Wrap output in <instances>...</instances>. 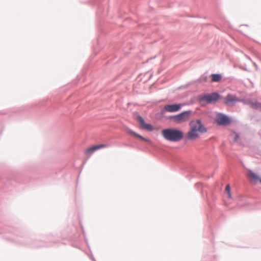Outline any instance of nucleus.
I'll list each match as a JSON object with an SVG mask.
<instances>
[{
    "label": "nucleus",
    "mask_w": 261,
    "mask_h": 261,
    "mask_svg": "<svg viewBox=\"0 0 261 261\" xmlns=\"http://www.w3.org/2000/svg\"><path fill=\"white\" fill-rule=\"evenodd\" d=\"M193 113L192 110L184 111L175 115V123L180 124L187 121Z\"/></svg>",
    "instance_id": "nucleus-8"
},
{
    "label": "nucleus",
    "mask_w": 261,
    "mask_h": 261,
    "mask_svg": "<svg viewBox=\"0 0 261 261\" xmlns=\"http://www.w3.org/2000/svg\"><path fill=\"white\" fill-rule=\"evenodd\" d=\"M181 105L178 103H169L164 106L167 112L175 113L180 110Z\"/></svg>",
    "instance_id": "nucleus-13"
},
{
    "label": "nucleus",
    "mask_w": 261,
    "mask_h": 261,
    "mask_svg": "<svg viewBox=\"0 0 261 261\" xmlns=\"http://www.w3.org/2000/svg\"><path fill=\"white\" fill-rule=\"evenodd\" d=\"M179 103L181 105V106H180V110L182 109V107H183V106L189 105V104H188V103H187V102H183V103Z\"/></svg>",
    "instance_id": "nucleus-31"
},
{
    "label": "nucleus",
    "mask_w": 261,
    "mask_h": 261,
    "mask_svg": "<svg viewBox=\"0 0 261 261\" xmlns=\"http://www.w3.org/2000/svg\"><path fill=\"white\" fill-rule=\"evenodd\" d=\"M92 3L97 7L96 16L97 17L100 18L104 11L103 0H92Z\"/></svg>",
    "instance_id": "nucleus-12"
},
{
    "label": "nucleus",
    "mask_w": 261,
    "mask_h": 261,
    "mask_svg": "<svg viewBox=\"0 0 261 261\" xmlns=\"http://www.w3.org/2000/svg\"><path fill=\"white\" fill-rule=\"evenodd\" d=\"M193 113L192 110L184 111L175 115V123L180 124L187 121Z\"/></svg>",
    "instance_id": "nucleus-7"
},
{
    "label": "nucleus",
    "mask_w": 261,
    "mask_h": 261,
    "mask_svg": "<svg viewBox=\"0 0 261 261\" xmlns=\"http://www.w3.org/2000/svg\"><path fill=\"white\" fill-rule=\"evenodd\" d=\"M166 112H167V111L165 110V107H164V108L161 110L160 112L156 113V117L157 119L159 120H162L164 118H165L166 116H165L164 114Z\"/></svg>",
    "instance_id": "nucleus-20"
},
{
    "label": "nucleus",
    "mask_w": 261,
    "mask_h": 261,
    "mask_svg": "<svg viewBox=\"0 0 261 261\" xmlns=\"http://www.w3.org/2000/svg\"><path fill=\"white\" fill-rule=\"evenodd\" d=\"M23 177L22 176L18 175L14 179H8L4 183L3 187L4 192H6L7 190H12L11 187L13 186L15 184L17 183H25V181L23 180Z\"/></svg>",
    "instance_id": "nucleus-5"
},
{
    "label": "nucleus",
    "mask_w": 261,
    "mask_h": 261,
    "mask_svg": "<svg viewBox=\"0 0 261 261\" xmlns=\"http://www.w3.org/2000/svg\"><path fill=\"white\" fill-rule=\"evenodd\" d=\"M223 103L227 106H233L239 102V98L236 95L228 93L225 97H223Z\"/></svg>",
    "instance_id": "nucleus-11"
},
{
    "label": "nucleus",
    "mask_w": 261,
    "mask_h": 261,
    "mask_svg": "<svg viewBox=\"0 0 261 261\" xmlns=\"http://www.w3.org/2000/svg\"><path fill=\"white\" fill-rule=\"evenodd\" d=\"M94 261H96V259H95V260H94Z\"/></svg>",
    "instance_id": "nucleus-40"
},
{
    "label": "nucleus",
    "mask_w": 261,
    "mask_h": 261,
    "mask_svg": "<svg viewBox=\"0 0 261 261\" xmlns=\"http://www.w3.org/2000/svg\"><path fill=\"white\" fill-rule=\"evenodd\" d=\"M136 119L139 123L140 127L142 129L150 132H152L154 130V127L153 125L150 123L146 122L144 118L139 114H137Z\"/></svg>",
    "instance_id": "nucleus-6"
},
{
    "label": "nucleus",
    "mask_w": 261,
    "mask_h": 261,
    "mask_svg": "<svg viewBox=\"0 0 261 261\" xmlns=\"http://www.w3.org/2000/svg\"><path fill=\"white\" fill-rule=\"evenodd\" d=\"M201 193H202V196L204 197V193H203V191H201Z\"/></svg>",
    "instance_id": "nucleus-37"
},
{
    "label": "nucleus",
    "mask_w": 261,
    "mask_h": 261,
    "mask_svg": "<svg viewBox=\"0 0 261 261\" xmlns=\"http://www.w3.org/2000/svg\"><path fill=\"white\" fill-rule=\"evenodd\" d=\"M99 30H100V31L101 32V33L102 34H105V32L103 28H102L101 27H99Z\"/></svg>",
    "instance_id": "nucleus-32"
},
{
    "label": "nucleus",
    "mask_w": 261,
    "mask_h": 261,
    "mask_svg": "<svg viewBox=\"0 0 261 261\" xmlns=\"http://www.w3.org/2000/svg\"><path fill=\"white\" fill-rule=\"evenodd\" d=\"M248 171L249 172V176L252 181H253L254 184H256L258 182L261 184V176L251 169H248Z\"/></svg>",
    "instance_id": "nucleus-14"
},
{
    "label": "nucleus",
    "mask_w": 261,
    "mask_h": 261,
    "mask_svg": "<svg viewBox=\"0 0 261 261\" xmlns=\"http://www.w3.org/2000/svg\"><path fill=\"white\" fill-rule=\"evenodd\" d=\"M210 83H219L222 80L223 76L221 73H212L210 75Z\"/></svg>",
    "instance_id": "nucleus-16"
},
{
    "label": "nucleus",
    "mask_w": 261,
    "mask_h": 261,
    "mask_svg": "<svg viewBox=\"0 0 261 261\" xmlns=\"http://www.w3.org/2000/svg\"><path fill=\"white\" fill-rule=\"evenodd\" d=\"M215 121L218 126H226L230 125L232 123L233 119L227 114L218 112L216 114Z\"/></svg>",
    "instance_id": "nucleus-4"
},
{
    "label": "nucleus",
    "mask_w": 261,
    "mask_h": 261,
    "mask_svg": "<svg viewBox=\"0 0 261 261\" xmlns=\"http://www.w3.org/2000/svg\"><path fill=\"white\" fill-rule=\"evenodd\" d=\"M246 26V27H248V24H241L240 26Z\"/></svg>",
    "instance_id": "nucleus-36"
},
{
    "label": "nucleus",
    "mask_w": 261,
    "mask_h": 261,
    "mask_svg": "<svg viewBox=\"0 0 261 261\" xmlns=\"http://www.w3.org/2000/svg\"><path fill=\"white\" fill-rule=\"evenodd\" d=\"M194 84V82L192 81H191L190 82H188L187 84L184 85H181L180 86H179L178 88V89L179 90H181V89H186L188 87H189L190 86L192 85H193Z\"/></svg>",
    "instance_id": "nucleus-24"
},
{
    "label": "nucleus",
    "mask_w": 261,
    "mask_h": 261,
    "mask_svg": "<svg viewBox=\"0 0 261 261\" xmlns=\"http://www.w3.org/2000/svg\"><path fill=\"white\" fill-rule=\"evenodd\" d=\"M250 106L254 109H260L261 111V102H259L257 100L253 101L252 100Z\"/></svg>",
    "instance_id": "nucleus-21"
},
{
    "label": "nucleus",
    "mask_w": 261,
    "mask_h": 261,
    "mask_svg": "<svg viewBox=\"0 0 261 261\" xmlns=\"http://www.w3.org/2000/svg\"><path fill=\"white\" fill-rule=\"evenodd\" d=\"M47 100H48V99H44L42 100V101H41L39 103H36L35 104H31V105H28L25 106H23L21 108L17 109L16 112L18 113H22L24 112H27V111H29L30 109L35 110L37 108L40 107V106L44 105L46 103Z\"/></svg>",
    "instance_id": "nucleus-9"
},
{
    "label": "nucleus",
    "mask_w": 261,
    "mask_h": 261,
    "mask_svg": "<svg viewBox=\"0 0 261 261\" xmlns=\"http://www.w3.org/2000/svg\"><path fill=\"white\" fill-rule=\"evenodd\" d=\"M96 145L98 147V149H100L102 148L109 147L110 146V144H106V143H102V144H96Z\"/></svg>",
    "instance_id": "nucleus-25"
},
{
    "label": "nucleus",
    "mask_w": 261,
    "mask_h": 261,
    "mask_svg": "<svg viewBox=\"0 0 261 261\" xmlns=\"http://www.w3.org/2000/svg\"><path fill=\"white\" fill-rule=\"evenodd\" d=\"M201 261H217L216 255L214 252H210L209 253L204 252Z\"/></svg>",
    "instance_id": "nucleus-15"
},
{
    "label": "nucleus",
    "mask_w": 261,
    "mask_h": 261,
    "mask_svg": "<svg viewBox=\"0 0 261 261\" xmlns=\"http://www.w3.org/2000/svg\"><path fill=\"white\" fill-rule=\"evenodd\" d=\"M165 118L167 119H171L175 123V115L166 116Z\"/></svg>",
    "instance_id": "nucleus-26"
},
{
    "label": "nucleus",
    "mask_w": 261,
    "mask_h": 261,
    "mask_svg": "<svg viewBox=\"0 0 261 261\" xmlns=\"http://www.w3.org/2000/svg\"><path fill=\"white\" fill-rule=\"evenodd\" d=\"M81 228H82V231H83V236L84 237V239L85 240V241L87 243V239L86 238V234H85V230H84V226H83V225L81 224Z\"/></svg>",
    "instance_id": "nucleus-28"
},
{
    "label": "nucleus",
    "mask_w": 261,
    "mask_h": 261,
    "mask_svg": "<svg viewBox=\"0 0 261 261\" xmlns=\"http://www.w3.org/2000/svg\"><path fill=\"white\" fill-rule=\"evenodd\" d=\"M91 260H92V261H94V260H95L94 256L93 255V254L91 253V256L90 257Z\"/></svg>",
    "instance_id": "nucleus-33"
},
{
    "label": "nucleus",
    "mask_w": 261,
    "mask_h": 261,
    "mask_svg": "<svg viewBox=\"0 0 261 261\" xmlns=\"http://www.w3.org/2000/svg\"><path fill=\"white\" fill-rule=\"evenodd\" d=\"M194 103V101L192 99H191L190 100V104L192 105V104H193Z\"/></svg>",
    "instance_id": "nucleus-34"
},
{
    "label": "nucleus",
    "mask_w": 261,
    "mask_h": 261,
    "mask_svg": "<svg viewBox=\"0 0 261 261\" xmlns=\"http://www.w3.org/2000/svg\"><path fill=\"white\" fill-rule=\"evenodd\" d=\"M126 132L129 135L138 140L146 142L150 145H151L152 143L150 139L143 137L129 128H127Z\"/></svg>",
    "instance_id": "nucleus-10"
},
{
    "label": "nucleus",
    "mask_w": 261,
    "mask_h": 261,
    "mask_svg": "<svg viewBox=\"0 0 261 261\" xmlns=\"http://www.w3.org/2000/svg\"><path fill=\"white\" fill-rule=\"evenodd\" d=\"M206 200L207 204L208 206H209V207H210L211 209H212V208H213L212 206V205H211V204H210V201H208V200L207 199V198H206Z\"/></svg>",
    "instance_id": "nucleus-30"
},
{
    "label": "nucleus",
    "mask_w": 261,
    "mask_h": 261,
    "mask_svg": "<svg viewBox=\"0 0 261 261\" xmlns=\"http://www.w3.org/2000/svg\"><path fill=\"white\" fill-rule=\"evenodd\" d=\"M162 135L166 141L173 143L179 142L185 139L183 130L177 127L164 128L162 130Z\"/></svg>",
    "instance_id": "nucleus-2"
},
{
    "label": "nucleus",
    "mask_w": 261,
    "mask_h": 261,
    "mask_svg": "<svg viewBox=\"0 0 261 261\" xmlns=\"http://www.w3.org/2000/svg\"><path fill=\"white\" fill-rule=\"evenodd\" d=\"M198 185V184H195V187H197Z\"/></svg>",
    "instance_id": "nucleus-38"
},
{
    "label": "nucleus",
    "mask_w": 261,
    "mask_h": 261,
    "mask_svg": "<svg viewBox=\"0 0 261 261\" xmlns=\"http://www.w3.org/2000/svg\"><path fill=\"white\" fill-rule=\"evenodd\" d=\"M97 150H98V147L96 145H94L87 148L85 150L84 153L87 155H91L93 153Z\"/></svg>",
    "instance_id": "nucleus-19"
},
{
    "label": "nucleus",
    "mask_w": 261,
    "mask_h": 261,
    "mask_svg": "<svg viewBox=\"0 0 261 261\" xmlns=\"http://www.w3.org/2000/svg\"><path fill=\"white\" fill-rule=\"evenodd\" d=\"M209 217H210L209 215H207V219H208V220L209 219Z\"/></svg>",
    "instance_id": "nucleus-39"
},
{
    "label": "nucleus",
    "mask_w": 261,
    "mask_h": 261,
    "mask_svg": "<svg viewBox=\"0 0 261 261\" xmlns=\"http://www.w3.org/2000/svg\"><path fill=\"white\" fill-rule=\"evenodd\" d=\"M4 126L2 123H0V135H1L3 133V132L4 130Z\"/></svg>",
    "instance_id": "nucleus-29"
},
{
    "label": "nucleus",
    "mask_w": 261,
    "mask_h": 261,
    "mask_svg": "<svg viewBox=\"0 0 261 261\" xmlns=\"http://www.w3.org/2000/svg\"><path fill=\"white\" fill-rule=\"evenodd\" d=\"M234 134H235V135L233 138V141L234 142H238V139L240 138V134L238 133H236L235 132H234Z\"/></svg>",
    "instance_id": "nucleus-27"
},
{
    "label": "nucleus",
    "mask_w": 261,
    "mask_h": 261,
    "mask_svg": "<svg viewBox=\"0 0 261 261\" xmlns=\"http://www.w3.org/2000/svg\"><path fill=\"white\" fill-rule=\"evenodd\" d=\"M101 42V38L100 36H98L96 39L97 45H93V48L94 53L96 55L98 53V50L103 47L102 43Z\"/></svg>",
    "instance_id": "nucleus-17"
},
{
    "label": "nucleus",
    "mask_w": 261,
    "mask_h": 261,
    "mask_svg": "<svg viewBox=\"0 0 261 261\" xmlns=\"http://www.w3.org/2000/svg\"><path fill=\"white\" fill-rule=\"evenodd\" d=\"M252 99L251 98H239V102H241L243 103V104L246 105H250L251 106V101Z\"/></svg>",
    "instance_id": "nucleus-22"
},
{
    "label": "nucleus",
    "mask_w": 261,
    "mask_h": 261,
    "mask_svg": "<svg viewBox=\"0 0 261 261\" xmlns=\"http://www.w3.org/2000/svg\"><path fill=\"white\" fill-rule=\"evenodd\" d=\"M223 98V96L222 95L218 92L215 91L201 94L197 96L196 100L202 107H205L207 105L215 104Z\"/></svg>",
    "instance_id": "nucleus-3"
},
{
    "label": "nucleus",
    "mask_w": 261,
    "mask_h": 261,
    "mask_svg": "<svg viewBox=\"0 0 261 261\" xmlns=\"http://www.w3.org/2000/svg\"><path fill=\"white\" fill-rule=\"evenodd\" d=\"M189 125L190 129L185 135V139L187 140H195L200 134L206 133L208 130L200 118L191 120Z\"/></svg>",
    "instance_id": "nucleus-1"
},
{
    "label": "nucleus",
    "mask_w": 261,
    "mask_h": 261,
    "mask_svg": "<svg viewBox=\"0 0 261 261\" xmlns=\"http://www.w3.org/2000/svg\"><path fill=\"white\" fill-rule=\"evenodd\" d=\"M124 146H130V145L128 144H124Z\"/></svg>",
    "instance_id": "nucleus-35"
},
{
    "label": "nucleus",
    "mask_w": 261,
    "mask_h": 261,
    "mask_svg": "<svg viewBox=\"0 0 261 261\" xmlns=\"http://www.w3.org/2000/svg\"><path fill=\"white\" fill-rule=\"evenodd\" d=\"M225 192H226L228 197L229 198H232V194H231V187L229 184L227 185L225 187Z\"/></svg>",
    "instance_id": "nucleus-23"
},
{
    "label": "nucleus",
    "mask_w": 261,
    "mask_h": 261,
    "mask_svg": "<svg viewBox=\"0 0 261 261\" xmlns=\"http://www.w3.org/2000/svg\"><path fill=\"white\" fill-rule=\"evenodd\" d=\"M194 82V84L196 83H200L202 82H208V77L206 74V73H205L201 75L200 77L197 79L196 80L193 81Z\"/></svg>",
    "instance_id": "nucleus-18"
}]
</instances>
